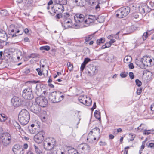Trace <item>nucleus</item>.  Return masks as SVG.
<instances>
[{
    "mask_svg": "<svg viewBox=\"0 0 154 154\" xmlns=\"http://www.w3.org/2000/svg\"><path fill=\"white\" fill-rule=\"evenodd\" d=\"M135 62L136 64L141 68L142 69H145L146 68V67L144 65V62H143L142 59L141 60H138L136 59L135 60Z\"/></svg>",
    "mask_w": 154,
    "mask_h": 154,
    "instance_id": "412c9836",
    "label": "nucleus"
},
{
    "mask_svg": "<svg viewBox=\"0 0 154 154\" xmlns=\"http://www.w3.org/2000/svg\"><path fill=\"white\" fill-rule=\"evenodd\" d=\"M39 56V55L36 53H32L28 56V57L30 58H36L38 57Z\"/></svg>",
    "mask_w": 154,
    "mask_h": 154,
    "instance_id": "f704fd0d",
    "label": "nucleus"
},
{
    "mask_svg": "<svg viewBox=\"0 0 154 154\" xmlns=\"http://www.w3.org/2000/svg\"><path fill=\"white\" fill-rule=\"evenodd\" d=\"M55 6V10L59 13L63 12L64 11V8L63 5L56 4Z\"/></svg>",
    "mask_w": 154,
    "mask_h": 154,
    "instance_id": "4be33fe9",
    "label": "nucleus"
},
{
    "mask_svg": "<svg viewBox=\"0 0 154 154\" xmlns=\"http://www.w3.org/2000/svg\"><path fill=\"white\" fill-rule=\"evenodd\" d=\"M129 147L127 146L126 147H125V150L123 153L124 154H127L128 151V150H126L127 149H129Z\"/></svg>",
    "mask_w": 154,
    "mask_h": 154,
    "instance_id": "774afa93",
    "label": "nucleus"
},
{
    "mask_svg": "<svg viewBox=\"0 0 154 154\" xmlns=\"http://www.w3.org/2000/svg\"><path fill=\"white\" fill-rule=\"evenodd\" d=\"M30 118L29 114L28 111L25 109H22L19 115V120L20 124L23 125L27 124Z\"/></svg>",
    "mask_w": 154,
    "mask_h": 154,
    "instance_id": "f03ea898",
    "label": "nucleus"
},
{
    "mask_svg": "<svg viewBox=\"0 0 154 154\" xmlns=\"http://www.w3.org/2000/svg\"><path fill=\"white\" fill-rule=\"evenodd\" d=\"M75 151V150H74V149L69 150H68V153L69 154H73L74 151Z\"/></svg>",
    "mask_w": 154,
    "mask_h": 154,
    "instance_id": "bf43d9fd",
    "label": "nucleus"
},
{
    "mask_svg": "<svg viewBox=\"0 0 154 154\" xmlns=\"http://www.w3.org/2000/svg\"><path fill=\"white\" fill-rule=\"evenodd\" d=\"M7 119V116L4 114H0V122H5Z\"/></svg>",
    "mask_w": 154,
    "mask_h": 154,
    "instance_id": "bb28decb",
    "label": "nucleus"
},
{
    "mask_svg": "<svg viewBox=\"0 0 154 154\" xmlns=\"http://www.w3.org/2000/svg\"><path fill=\"white\" fill-rule=\"evenodd\" d=\"M131 57L129 56H127L125 57L124 59V62L126 63H130L131 60Z\"/></svg>",
    "mask_w": 154,
    "mask_h": 154,
    "instance_id": "72a5a7b5",
    "label": "nucleus"
},
{
    "mask_svg": "<svg viewBox=\"0 0 154 154\" xmlns=\"http://www.w3.org/2000/svg\"><path fill=\"white\" fill-rule=\"evenodd\" d=\"M91 61V59L88 58H86L85 59L84 61L82 63L86 65L88 63Z\"/></svg>",
    "mask_w": 154,
    "mask_h": 154,
    "instance_id": "49530a36",
    "label": "nucleus"
},
{
    "mask_svg": "<svg viewBox=\"0 0 154 154\" xmlns=\"http://www.w3.org/2000/svg\"><path fill=\"white\" fill-rule=\"evenodd\" d=\"M105 18L104 16H99L96 17L95 16L89 15L88 17L85 19V18L83 24L79 25V27L82 28L88 26L91 23H94L95 20H97L100 23L103 22L104 21Z\"/></svg>",
    "mask_w": 154,
    "mask_h": 154,
    "instance_id": "f257e3e1",
    "label": "nucleus"
},
{
    "mask_svg": "<svg viewBox=\"0 0 154 154\" xmlns=\"http://www.w3.org/2000/svg\"><path fill=\"white\" fill-rule=\"evenodd\" d=\"M99 144L100 146H104L107 145L106 143L105 142L100 141L99 142Z\"/></svg>",
    "mask_w": 154,
    "mask_h": 154,
    "instance_id": "6e6d98bb",
    "label": "nucleus"
},
{
    "mask_svg": "<svg viewBox=\"0 0 154 154\" xmlns=\"http://www.w3.org/2000/svg\"><path fill=\"white\" fill-rule=\"evenodd\" d=\"M56 144L55 140L53 138H51L50 141H45L44 142V147L46 150H51Z\"/></svg>",
    "mask_w": 154,
    "mask_h": 154,
    "instance_id": "9d476101",
    "label": "nucleus"
},
{
    "mask_svg": "<svg viewBox=\"0 0 154 154\" xmlns=\"http://www.w3.org/2000/svg\"><path fill=\"white\" fill-rule=\"evenodd\" d=\"M30 72V70L29 69H26L23 72L26 74H27L28 73H29Z\"/></svg>",
    "mask_w": 154,
    "mask_h": 154,
    "instance_id": "338daca9",
    "label": "nucleus"
},
{
    "mask_svg": "<svg viewBox=\"0 0 154 154\" xmlns=\"http://www.w3.org/2000/svg\"><path fill=\"white\" fill-rule=\"evenodd\" d=\"M105 41V38L103 37L97 39L96 41V43L97 45H100L101 44L103 43Z\"/></svg>",
    "mask_w": 154,
    "mask_h": 154,
    "instance_id": "cd10ccee",
    "label": "nucleus"
},
{
    "mask_svg": "<svg viewBox=\"0 0 154 154\" xmlns=\"http://www.w3.org/2000/svg\"><path fill=\"white\" fill-rule=\"evenodd\" d=\"M128 66L129 68L131 69H133L134 68V66L133 64V63H130L129 65Z\"/></svg>",
    "mask_w": 154,
    "mask_h": 154,
    "instance_id": "e2e57ef3",
    "label": "nucleus"
},
{
    "mask_svg": "<svg viewBox=\"0 0 154 154\" xmlns=\"http://www.w3.org/2000/svg\"><path fill=\"white\" fill-rule=\"evenodd\" d=\"M82 99L84 100L83 104L87 106H89L91 105L92 101L90 97L85 96V98H83Z\"/></svg>",
    "mask_w": 154,
    "mask_h": 154,
    "instance_id": "6ab92c4d",
    "label": "nucleus"
},
{
    "mask_svg": "<svg viewBox=\"0 0 154 154\" xmlns=\"http://www.w3.org/2000/svg\"><path fill=\"white\" fill-rule=\"evenodd\" d=\"M4 138L2 140L4 146H7L9 144L11 141V135L8 133H5L3 134Z\"/></svg>",
    "mask_w": 154,
    "mask_h": 154,
    "instance_id": "f8f14e48",
    "label": "nucleus"
},
{
    "mask_svg": "<svg viewBox=\"0 0 154 154\" xmlns=\"http://www.w3.org/2000/svg\"><path fill=\"white\" fill-rule=\"evenodd\" d=\"M94 36V33L89 35L87 37H86L85 38V40L86 42H88L89 40H91L93 38Z\"/></svg>",
    "mask_w": 154,
    "mask_h": 154,
    "instance_id": "7c9ffc66",
    "label": "nucleus"
},
{
    "mask_svg": "<svg viewBox=\"0 0 154 154\" xmlns=\"http://www.w3.org/2000/svg\"><path fill=\"white\" fill-rule=\"evenodd\" d=\"M50 47L48 45L41 46L40 48V49L41 51L45 50L46 51H48L50 50Z\"/></svg>",
    "mask_w": 154,
    "mask_h": 154,
    "instance_id": "473e14b6",
    "label": "nucleus"
},
{
    "mask_svg": "<svg viewBox=\"0 0 154 154\" xmlns=\"http://www.w3.org/2000/svg\"><path fill=\"white\" fill-rule=\"evenodd\" d=\"M0 14L2 16H6L8 14V12L6 10H2L1 11Z\"/></svg>",
    "mask_w": 154,
    "mask_h": 154,
    "instance_id": "4c0bfd02",
    "label": "nucleus"
},
{
    "mask_svg": "<svg viewBox=\"0 0 154 154\" xmlns=\"http://www.w3.org/2000/svg\"><path fill=\"white\" fill-rule=\"evenodd\" d=\"M72 2L75 5L79 6H83L84 5L81 0H72Z\"/></svg>",
    "mask_w": 154,
    "mask_h": 154,
    "instance_id": "393cba45",
    "label": "nucleus"
},
{
    "mask_svg": "<svg viewBox=\"0 0 154 154\" xmlns=\"http://www.w3.org/2000/svg\"><path fill=\"white\" fill-rule=\"evenodd\" d=\"M127 73H126L125 72H122L121 73L120 76L122 78H125L127 76Z\"/></svg>",
    "mask_w": 154,
    "mask_h": 154,
    "instance_id": "603ef678",
    "label": "nucleus"
},
{
    "mask_svg": "<svg viewBox=\"0 0 154 154\" xmlns=\"http://www.w3.org/2000/svg\"><path fill=\"white\" fill-rule=\"evenodd\" d=\"M90 4L92 5H96L98 3V2L97 0H89Z\"/></svg>",
    "mask_w": 154,
    "mask_h": 154,
    "instance_id": "ea45409f",
    "label": "nucleus"
},
{
    "mask_svg": "<svg viewBox=\"0 0 154 154\" xmlns=\"http://www.w3.org/2000/svg\"><path fill=\"white\" fill-rule=\"evenodd\" d=\"M129 76L131 79H133L134 77L133 73L132 72H130L129 73Z\"/></svg>",
    "mask_w": 154,
    "mask_h": 154,
    "instance_id": "13d9d810",
    "label": "nucleus"
},
{
    "mask_svg": "<svg viewBox=\"0 0 154 154\" xmlns=\"http://www.w3.org/2000/svg\"><path fill=\"white\" fill-rule=\"evenodd\" d=\"M144 147H145V144L144 143H143L142 144L141 146V147L139 153L140 154H141V152H140V151H142L144 149Z\"/></svg>",
    "mask_w": 154,
    "mask_h": 154,
    "instance_id": "680f3d73",
    "label": "nucleus"
},
{
    "mask_svg": "<svg viewBox=\"0 0 154 154\" xmlns=\"http://www.w3.org/2000/svg\"><path fill=\"white\" fill-rule=\"evenodd\" d=\"M23 32V31H21L20 30H17L16 29H15V34L16 35H21L22 34Z\"/></svg>",
    "mask_w": 154,
    "mask_h": 154,
    "instance_id": "37998d69",
    "label": "nucleus"
},
{
    "mask_svg": "<svg viewBox=\"0 0 154 154\" xmlns=\"http://www.w3.org/2000/svg\"><path fill=\"white\" fill-rule=\"evenodd\" d=\"M142 88H138L137 91V95H140L142 91Z\"/></svg>",
    "mask_w": 154,
    "mask_h": 154,
    "instance_id": "09e8293b",
    "label": "nucleus"
},
{
    "mask_svg": "<svg viewBox=\"0 0 154 154\" xmlns=\"http://www.w3.org/2000/svg\"><path fill=\"white\" fill-rule=\"evenodd\" d=\"M57 75H54V78H56L58 76H59L61 74V72H57Z\"/></svg>",
    "mask_w": 154,
    "mask_h": 154,
    "instance_id": "0e129e2a",
    "label": "nucleus"
},
{
    "mask_svg": "<svg viewBox=\"0 0 154 154\" xmlns=\"http://www.w3.org/2000/svg\"><path fill=\"white\" fill-rule=\"evenodd\" d=\"M64 97L63 93L58 91L51 92L49 96V99L53 103L60 102L63 99Z\"/></svg>",
    "mask_w": 154,
    "mask_h": 154,
    "instance_id": "7ed1b4c3",
    "label": "nucleus"
},
{
    "mask_svg": "<svg viewBox=\"0 0 154 154\" xmlns=\"http://www.w3.org/2000/svg\"><path fill=\"white\" fill-rule=\"evenodd\" d=\"M140 11L142 14L146 13V10L144 8V6L141 7V8H140Z\"/></svg>",
    "mask_w": 154,
    "mask_h": 154,
    "instance_id": "8fccbe9b",
    "label": "nucleus"
},
{
    "mask_svg": "<svg viewBox=\"0 0 154 154\" xmlns=\"http://www.w3.org/2000/svg\"><path fill=\"white\" fill-rule=\"evenodd\" d=\"M98 70L97 69L96 66H89V69L88 71V75L92 76L95 75L97 72Z\"/></svg>",
    "mask_w": 154,
    "mask_h": 154,
    "instance_id": "f3484780",
    "label": "nucleus"
},
{
    "mask_svg": "<svg viewBox=\"0 0 154 154\" xmlns=\"http://www.w3.org/2000/svg\"><path fill=\"white\" fill-rule=\"evenodd\" d=\"M40 82L39 81H36L35 80L29 81L27 82H29V83H32L33 84H36L38 83H39Z\"/></svg>",
    "mask_w": 154,
    "mask_h": 154,
    "instance_id": "4d7b16f0",
    "label": "nucleus"
},
{
    "mask_svg": "<svg viewBox=\"0 0 154 154\" xmlns=\"http://www.w3.org/2000/svg\"><path fill=\"white\" fill-rule=\"evenodd\" d=\"M129 136L130 137V140L131 141L133 140L135 137V135L134 134L131 133L129 134Z\"/></svg>",
    "mask_w": 154,
    "mask_h": 154,
    "instance_id": "79ce46f5",
    "label": "nucleus"
},
{
    "mask_svg": "<svg viewBox=\"0 0 154 154\" xmlns=\"http://www.w3.org/2000/svg\"><path fill=\"white\" fill-rule=\"evenodd\" d=\"M130 9L128 6L124 7L119 8L116 12V17L121 18L127 16L129 13Z\"/></svg>",
    "mask_w": 154,
    "mask_h": 154,
    "instance_id": "39448f33",
    "label": "nucleus"
},
{
    "mask_svg": "<svg viewBox=\"0 0 154 154\" xmlns=\"http://www.w3.org/2000/svg\"><path fill=\"white\" fill-rule=\"evenodd\" d=\"M54 2L56 4L66 5L67 3V0H55Z\"/></svg>",
    "mask_w": 154,
    "mask_h": 154,
    "instance_id": "a878e982",
    "label": "nucleus"
},
{
    "mask_svg": "<svg viewBox=\"0 0 154 154\" xmlns=\"http://www.w3.org/2000/svg\"><path fill=\"white\" fill-rule=\"evenodd\" d=\"M33 146L35 149V151L37 154H43L38 147L35 145H34Z\"/></svg>",
    "mask_w": 154,
    "mask_h": 154,
    "instance_id": "c756f323",
    "label": "nucleus"
},
{
    "mask_svg": "<svg viewBox=\"0 0 154 154\" xmlns=\"http://www.w3.org/2000/svg\"><path fill=\"white\" fill-rule=\"evenodd\" d=\"M68 66V69L69 71H72L73 70V66L72 64L70 62H68L67 64Z\"/></svg>",
    "mask_w": 154,
    "mask_h": 154,
    "instance_id": "58836bf2",
    "label": "nucleus"
},
{
    "mask_svg": "<svg viewBox=\"0 0 154 154\" xmlns=\"http://www.w3.org/2000/svg\"><path fill=\"white\" fill-rule=\"evenodd\" d=\"M106 46V48H108L110 47L111 45V44L109 42H107L105 44Z\"/></svg>",
    "mask_w": 154,
    "mask_h": 154,
    "instance_id": "052dcab7",
    "label": "nucleus"
},
{
    "mask_svg": "<svg viewBox=\"0 0 154 154\" xmlns=\"http://www.w3.org/2000/svg\"><path fill=\"white\" fill-rule=\"evenodd\" d=\"M147 33H144L143 36V40H145L147 37Z\"/></svg>",
    "mask_w": 154,
    "mask_h": 154,
    "instance_id": "5fc2aeb1",
    "label": "nucleus"
},
{
    "mask_svg": "<svg viewBox=\"0 0 154 154\" xmlns=\"http://www.w3.org/2000/svg\"><path fill=\"white\" fill-rule=\"evenodd\" d=\"M33 0H24V5L28 7L32 6Z\"/></svg>",
    "mask_w": 154,
    "mask_h": 154,
    "instance_id": "b1692460",
    "label": "nucleus"
},
{
    "mask_svg": "<svg viewBox=\"0 0 154 154\" xmlns=\"http://www.w3.org/2000/svg\"><path fill=\"white\" fill-rule=\"evenodd\" d=\"M85 96H80L78 98V100L80 102L83 104V102H84V100L82 99V98H85Z\"/></svg>",
    "mask_w": 154,
    "mask_h": 154,
    "instance_id": "c03bdc74",
    "label": "nucleus"
},
{
    "mask_svg": "<svg viewBox=\"0 0 154 154\" xmlns=\"http://www.w3.org/2000/svg\"><path fill=\"white\" fill-rule=\"evenodd\" d=\"M152 134V133L151 131L150 130H145L144 131L143 134L145 135H148L150 134Z\"/></svg>",
    "mask_w": 154,
    "mask_h": 154,
    "instance_id": "a19ab883",
    "label": "nucleus"
},
{
    "mask_svg": "<svg viewBox=\"0 0 154 154\" xmlns=\"http://www.w3.org/2000/svg\"><path fill=\"white\" fill-rule=\"evenodd\" d=\"M22 96L26 99L31 100L32 99L33 95L32 88H29L24 89L23 92Z\"/></svg>",
    "mask_w": 154,
    "mask_h": 154,
    "instance_id": "1a4fd4ad",
    "label": "nucleus"
},
{
    "mask_svg": "<svg viewBox=\"0 0 154 154\" xmlns=\"http://www.w3.org/2000/svg\"><path fill=\"white\" fill-rule=\"evenodd\" d=\"M29 132L32 134H35L37 131L35 128H32V127H29Z\"/></svg>",
    "mask_w": 154,
    "mask_h": 154,
    "instance_id": "c9c22d12",
    "label": "nucleus"
},
{
    "mask_svg": "<svg viewBox=\"0 0 154 154\" xmlns=\"http://www.w3.org/2000/svg\"><path fill=\"white\" fill-rule=\"evenodd\" d=\"M36 70L38 72V73L39 75L41 76L42 75V72L40 68H37L36 69Z\"/></svg>",
    "mask_w": 154,
    "mask_h": 154,
    "instance_id": "3c124183",
    "label": "nucleus"
},
{
    "mask_svg": "<svg viewBox=\"0 0 154 154\" xmlns=\"http://www.w3.org/2000/svg\"><path fill=\"white\" fill-rule=\"evenodd\" d=\"M85 65L83 63H82L81 64V65L80 67V70L82 72L83 71L84 68L85 67Z\"/></svg>",
    "mask_w": 154,
    "mask_h": 154,
    "instance_id": "864d4df0",
    "label": "nucleus"
},
{
    "mask_svg": "<svg viewBox=\"0 0 154 154\" xmlns=\"http://www.w3.org/2000/svg\"><path fill=\"white\" fill-rule=\"evenodd\" d=\"M77 149L82 154H86V152H89L90 149V146L86 143H82L79 145Z\"/></svg>",
    "mask_w": 154,
    "mask_h": 154,
    "instance_id": "0eeeda50",
    "label": "nucleus"
},
{
    "mask_svg": "<svg viewBox=\"0 0 154 154\" xmlns=\"http://www.w3.org/2000/svg\"><path fill=\"white\" fill-rule=\"evenodd\" d=\"M56 18H57V19H59L60 18H61L62 17L61 14L60 13L56 15Z\"/></svg>",
    "mask_w": 154,
    "mask_h": 154,
    "instance_id": "69168bd1",
    "label": "nucleus"
},
{
    "mask_svg": "<svg viewBox=\"0 0 154 154\" xmlns=\"http://www.w3.org/2000/svg\"><path fill=\"white\" fill-rule=\"evenodd\" d=\"M142 59L143 61V62H144V65H145L146 67H150L151 66V65L149 63V60H150V57H145Z\"/></svg>",
    "mask_w": 154,
    "mask_h": 154,
    "instance_id": "5701e85b",
    "label": "nucleus"
},
{
    "mask_svg": "<svg viewBox=\"0 0 154 154\" xmlns=\"http://www.w3.org/2000/svg\"><path fill=\"white\" fill-rule=\"evenodd\" d=\"M15 128L17 131H22L23 130L21 128L20 125L17 122H16L15 124Z\"/></svg>",
    "mask_w": 154,
    "mask_h": 154,
    "instance_id": "e433bc0d",
    "label": "nucleus"
},
{
    "mask_svg": "<svg viewBox=\"0 0 154 154\" xmlns=\"http://www.w3.org/2000/svg\"><path fill=\"white\" fill-rule=\"evenodd\" d=\"M35 103L41 107H44L48 104V100L46 98L43 97H37L35 100Z\"/></svg>",
    "mask_w": 154,
    "mask_h": 154,
    "instance_id": "6e6552de",
    "label": "nucleus"
},
{
    "mask_svg": "<svg viewBox=\"0 0 154 154\" xmlns=\"http://www.w3.org/2000/svg\"><path fill=\"white\" fill-rule=\"evenodd\" d=\"M30 110L32 112L38 115H40L42 111L41 107L36 104L31 106Z\"/></svg>",
    "mask_w": 154,
    "mask_h": 154,
    "instance_id": "4468645a",
    "label": "nucleus"
},
{
    "mask_svg": "<svg viewBox=\"0 0 154 154\" xmlns=\"http://www.w3.org/2000/svg\"><path fill=\"white\" fill-rule=\"evenodd\" d=\"M74 19L75 23L73 27L75 28H81L79 27V25H82L83 24L85 19L84 16L82 14L78 13L74 16Z\"/></svg>",
    "mask_w": 154,
    "mask_h": 154,
    "instance_id": "20e7f679",
    "label": "nucleus"
},
{
    "mask_svg": "<svg viewBox=\"0 0 154 154\" xmlns=\"http://www.w3.org/2000/svg\"><path fill=\"white\" fill-rule=\"evenodd\" d=\"M95 131H97L99 134L100 133V130L99 128L97 127H96L94 128L92 130V131H91L89 133L88 137L87 138V140H88L89 139H90L92 140H93V139L94 140H96V138L95 137H94L92 135L93 132Z\"/></svg>",
    "mask_w": 154,
    "mask_h": 154,
    "instance_id": "dca6fc26",
    "label": "nucleus"
},
{
    "mask_svg": "<svg viewBox=\"0 0 154 154\" xmlns=\"http://www.w3.org/2000/svg\"><path fill=\"white\" fill-rule=\"evenodd\" d=\"M144 8L146 10V13L150 12L151 11V9L147 5H145Z\"/></svg>",
    "mask_w": 154,
    "mask_h": 154,
    "instance_id": "a18cd8bd",
    "label": "nucleus"
},
{
    "mask_svg": "<svg viewBox=\"0 0 154 154\" xmlns=\"http://www.w3.org/2000/svg\"><path fill=\"white\" fill-rule=\"evenodd\" d=\"M135 82L136 85H137L138 86H140L141 85V82L138 79H136V80Z\"/></svg>",
    "mask_w": 154,
    "mask_h": 154,
    "instance_id": "de8ad7c7",
    "label": "nucleus"
},
{
    "mask_svg": "<svg viewBox=\"0 0 154 154\" xmlns=\"http://www.w3.org/2000/svg\"><path fill=\"white\" fill-rule=\"evenodd\" d=\"M15 29H12L11 30L9 29L8 30V34L10 35H12V37H15L18 35H16V34H15Z\"/></svg>",
    "mask_w": 154,
    "mask_h": 154,
    "instance_id": "c85d7f7f",
    "label": "nucleus"
},
{
    "mask_svg": "<svg viewBox=\"0 0 154 154\" xmlns=\"http://www.w3.org/2000/svg\"><path fill=\"white\" fill-rule=\"evenodd\" d=\"M94 114L96 118L98 120L100 119V114L99 112L97 110H96L95 111Z\"/></svg>",
    "mask_w": 154,
    "mask_h": 154,
    "instance_id": "2f4dec72",
    "label": "nucleus"
},
{
    "mask_svg": "<svg viewBox=\"0 0 154 154\" xmlns=\"http://www.w3.org/2000/svg\"><path fill=\"white\" fill-rule=\"evenodd\" d=\"M11 102L15 107H18L22 105L23 101L19 97L14 96L11 99Z\"/></svg>",
    "mask_w": 154,
    "mask_h": 154,
    "instance_id": "ddd939ff",
    "label": "nucleus"
},
{
    "mask_svg": "<svg viewBox=\"0 0 154 154\" xmlns=\"http://www.w3.org/2000/svg\"><path fill=\"white\" fill-rule=\"evenodd\" d=\"M64 17L66 19L63 23H62V27L64 29L71 28L72 26V20L70 18L68 17L69 16V15L67 13L64 14Z\"/></svg>",
    "mask_w": 154,
    "mask_h": 154,
    "instance_id": "423d86ee",
    "label": "nucleus"
},
{
    "mask_svg": "<svg viewBox=\"0 0 154 154\" xmlns=\"http://www.w3.org/2000/svg\"><path fill=\"white\" fill-rule=\"evenodd\" d=\"M82 99L84 100L83 104L87 106H89L91 105L92 101L90 97L85 96V98H83Z\"/></svg>",
    "mask_w": 154,
    "mask_h": 154,
    "instance_id": "aec40b11",
    "label": "nucleus"
},
{
    "mask_svg": "<svg viewBox=\"0 0 154 154\" xmlns=\"http://www.w3.org/2000/svg\"><path fill=\"white\" fill-rule=\"evenodd\" d=\"M8 38L7 35L5 32L0 29V40L5 41L8 39Z\"/></svg>",
    "mask_w": 154,
    "mask_h": 154,
    "instance_id": "a211bd4d",
    "label": "nucleus"
},
{
    "mask_svg": "<svg viewBox=\"0 0 154 154\" xmlns=\"http://www.w3.org/2000/svg\"><path fill=\"white\" fill-rule=\"evenodd\" d=\"M45 133L41 131L35 135L34 137L35 141L38 143H41L44 139Z\"/></svg>",
    "mask_w": 154,
    "mask_h": 154,
    "instance_id": "9b49d317",
    "label": "nucleus"
},
{
    "mask_svg": "<svg viewBox=\"0 0 154 154\" xmlns=\"http://www.w3.org/2000/svg\"><path fill=\"white\" fill-rule=\"evenodd\" d=\"M13 151L15 154H23V149L18 144L15 145L13 148Z\"/></svg>",
    "mask_w": 154,
    "mask_h": 154,
    "instance_id": "2eb2a0df",
    "label": "nucleus"
}]
</instances>
